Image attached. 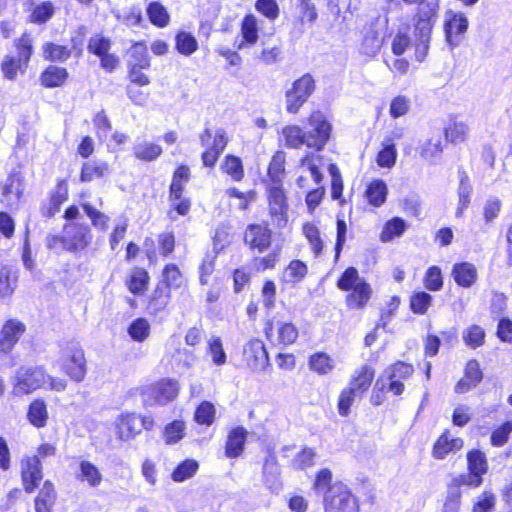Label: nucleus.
<instances>
[{
	"label": "nucleus",
	"instance_id": "obj_1",
	"mask_svg": "<svg viewBox=\"0 0 512 512\" xmlns=\"http://www.w3.org/2000/svg\"><path fill=\"white\" fill-rule=\"evenodd\" d=\"M61 370L73 381L82 382L87 365L84 351L79 343L69 342L61 350Z\"/></svg>",
	"mask_w": 512,
	"mask_h": 512
},
{
	"label": "nucleus",
	"instance_id": "obj_2",
	"mask_svg": "<svg viewBox=\"0 0 512 512\" xmlns=\"http://www.w3.org/2000/svg\"><path fill=\"white\" fill-rule=\"evenodd\" d=\"M46 385V372L38 366H21L12 378V394L23 396Z\"/></svg>",
	"mask_w": 512,
	"mask_h": 512
},
{
	"label": "nucleus",
	"instance_id": "obj_3",
	"mask_svg": "<svg viewBox=\"0 0 512 512\" xmlns=\"http://www.w3.org/2000/svg\"><path fill=\"white\" fill-rule=\"evenodd\" d=\"M325 512H359L356 497L343 483H335L324 495Z\"/></svg>",
	"mask_w": 512,
	"mask_h": 512
},
{
	"label": "nucleus",
	"instance_id": "obj_4",
	"mask_svg": "<svg viewBox=\"0 0 512 512\" xmlns=\"http://www.w3.org/2000/svg\"><path fill=\"white\" fill-rule=\"evenodd\" d=\"M92 239V231L87 223L72 221L63 226V248L69 252L83 251Z\"/></svg>",
	"mask_w": 512,
	"mask_h": 512
},
{
	"label": "nucleus",
	"instance_id": "obj_5",
	"mask_svg": "<svg viewBox=\"0 0 512 512\" xmlns=\"http://www.w3.org/2000/svg\"><path fill=\"white\" fill-rule=\"evenodd\" d=\"M314 91L315 80L310 74L295 80L285 94L287 112L296 114Z\"/></svg>",
	"mask_w": 512,
	"mask_h": 512
},
{
	"label": "nucleus",
	"instance_id": "obj_6",
	"mask_svg": "<svg viewBox=\"0 0 512 512\" xmlns=\"http://www.w3.org/2000/svg\"><path fill=\"white\" fill-rule=\"evenodd\" d=\"M324 165L323 157L316 153H307L299 165L300 175L297 185L302 189H310L312 185L318 186L323 180L320 168Z\"/></svg>",
	"mask_w": 512,
	"mask_h": 512
},
{
	"label": "nucleus",
	"instance_id": "obj_7",
	"mask_svg": "<svg viewBox=\"0 0 512 512\" xmlns=\"http://www.w3.org/2000/svg\"><path fill=\"white\" fill-rule=\"evenodd\" d=\"M331 132V125L319 112H313L308 119V128L304 131L306 136V146L320 151L326 145Z\"/></svg>",
	"mask_w": 512,
	"mask_h": 512
},
{
	"label": "nucleus",
	"instance_id": "obj_8",
	"mask_svg": "<svg viewBox=\"0 0 512 512\" xmlns=\"http://www.w3.org/2000/svg\"><path fill=\"white\" fill-rule=\"evenodd\" d=\"M179 392L177 382L172 380H161L149 386L144 392V401L147 405H166L173 401Z\"/></svg>",
	"mask_w": 512,
	"mask_h": 512
},
{
	"label": "nucleus",
	"instance_id": "obj_9",
	"mask_svg": "<svg viewBox=\"0 0 512 512\" xmlns=\"http://www.w3.org/2000/svg\"><path fill=\"white\" fill-rule=\"evenodd\" d=\"M268 200L271 217L278 227H284L288 221V203L281 184L269 187Z\"/></svg>",
	"mask_w": 512,
	"mask_h": 512
},
{
	"label": "nucleus",
	"instance_id": "obj_10",
	"mask_svg": "<svg viewBox=\"0 0 512 512\" xmlns=\"http://www.w3.org/2000/svg\"><path fill=\"white\" fill-rule=\"evenodd\" d=\"M413 372L414 369L412 365L397 362L386 368L380 377L384 378V381L388 384V391L398 396L404 391V384L401 380L409 378Z\"/></svg>",
	"mask_w": 512,
	"mask_h": 512
},
{
	"label": "nucleus",
	"instance_id": "obj_11",
	"mask_svg": "<svg viewBox=\"0 0 512 512\" xmlns=\"http://www.w3.org/2000/svg\"><path fill=\"white\" fill-rule=\"evenodd\" d=\"M243 359L253 371H262L269 364V357L263 342L251 339L243 348Z\"/></svg>",
	"mask_w": 512,
	"mask_h": 512
},
{
	"label": "nucleus",
	"instance_id": "obj_12",
	"mask_svg": "<svg viewBox=\"0 0 512 512\" xmlns=\"http://www.w3.org/2000/svg\"><path fill=\"white\" fill-rule=\"evenodd\" d=\"M21 478L24 489L30 493L43 478L42 465L38 456H27L21 460Z\"/></svg>",
	"mask_w": 512,
	"mask_h": 512
},
{
	"label": "nucleus",
	"instance_id": "obj_13",
	"mask_svg": "<svg viewBox=\"0 0 512 512\" xmlns=\"http://www.w3.org/2000/svg\"><path fill=\"white\" fill-rule=\"evenodd\" d=\"M25 330L24 323L18 320L10 319L6 321L0 330V354H9Z\"/></svg>",
	"mask_w": 512,
	"mask_h": 512
},
{
	"label": "nucleus",
	"instance_id": "obj_14",
	"mask_svg": "<svg viewBox=\"0 0 512 512\" xmlns=\"http://www.w3.org/2000/svg\"><path fill=\"white\" fill-rule=\"evenodd\" d=\"M444 28L447 42L451 46H457L460 43L461 35L468 29V19L463 13L448 11Z\"/></svg>",
	"mask_w": 512,
	"mask_h": 512
},
{
	"label": "nucleus",
	"instance_id": "obj_15",
	"mask_svg": "<svg viewBox=\"0 0 512 512\" xmlns=\"http://www.w3.org/2000/svg\"><path fill=\"white\" fill-rule=\"evenodd\" d=\"M244 241L251 249L264 252L271 244V230L262 224H250L244 233Z\"/></svg>",
	"mask_w": 512,
	"mask_h": 512
},
{
	"label": "nucleus",
	"instance_id": "obj_16",
	"mask_svg": "<svg viewBox=\"0 0 512 512\" xmlns=\"http://www.w3.org/2000/svg\"><path fill=\"white\" fill-rule=\"evenodd\" d=\"M23 7L24 11L29 13V22L33 24H45L55 13V6L50 1L25 0Z\"/></svg>",
	"mask_w": 512,
	"mask_h": 512
},
{
	"label": "nucleus",
	"instance_id": "obj_17",
	"mask_svg": "<svg viewBox=\"0 0 512 512\" xmlns=\"http://www.w3.org/2000/svg\"><path fill=\"white\" fill-rule=\"evenodd\" d=\"M115 430L119 439L129 441L141 433L140 416L135 413H124L115 421Z\"/></svg>",
	"mask_w": 512,
	"mask_h": 512
},
{
	"label": "nucleus",
	"instance_id": "obj_18",
	"mask_svg": "<svg viewBox=\"0 0 512 512\" xmlns=\"http://www.w3.org/2000/svg\"><path fill=\"white\" fill-rule=\"evenodd\" d=\"M464 441L459 437H452L448 431L444 432L435 442L432 449V456L442 460L450 452H457L462 449Z\"/></svg>",
	"mask_w": 512,
	"mask_h": 512
},
{
	"label": "nucleus",
	"instance_id": "obj_19",
	"mask_svg": "<svg viewBox=\"0 0 512 512\" xmlns=\"http://www.w3.org/2000/svg\"><path fill=\"white\" fill-rule=\"evenodd\" d=\"M24 191L22 178L19 174H11L8 176L2 190V201L7 206L17 205Z\"/></svg>",
	"mask_w": 512,
	"mask_h": 512
},
{
	"label": "nucleus",
	"instance_id": "obj_20",
	"mask_svg": "<svg viewBox=\"0 0 512 512\" xmlns=\"http://www.w3.org/2000/svg\"><path fill=\"white\" fill-rule=\"evenodd\" d=\"M374 376V368L369 365H363L354 371L348 386L360 394V396H363L371 386Z\"/></svg>",
	"mask_w": 512,
	"mask_h": 512
},
{
	"label": "nucleus",
	"instance_id": "obj_21",
	"mask_svg": "<svg viewBox=\"0 0 512 512\" xmlns=\"http://www.w3.org/2000/svg\"><path fill=\"white\" fill-rule=\"evenodd\" d=\"M452 277L459 286L469 288L477 281V269L469 262L458 263L453 266Z\"/></svg>",
	"mask_w": 512,
	"mask_h": 512
},
{
	"label": "nucleus",
	"instance_id": "obj_22",
	"mask_svg": "<svg viewBox=\"0 0 512 512\" xmlns=\"http://www.w3.org/2000/svg\"><path fill=\"white\" fill-rule=\"evenodd\" d=\"M247 431L243 427L232 429L226 441L225 455L228 458H236L240 456L244 450Z\"/></svg>",
	"mask_w": 512,
	"mask_h": 512
},
{
	"label": "nucleus",
	"instance_id": "obj_23",
	"mask_svg": "<svg viewBox=\"0 0 512 512\" xmlns=\"http://www.w3.org/2000/svg\"><path fill=\"white\" fill-rule=\"evenodd\" d=\"M308 366L317 375L324 376L333 372L335 360L325 352H316L309 357Z\"/></svg>",
	"mask_w": 512,
	"mask_h": 512
},
{
	"label": "nucleus",
	"instance_id": "obj_24",
	"mask_svg": "<svg viewBox=\"0 0 512 512\" xmlns=\"http://www.w3.org/2000/svg\"><path fill=\"white\" fill-rule=\"evenodd\" d=\"M372 294L370 285L364 281L352 289L346 296V304L351 309H361L369 301Z\"/></svg>",
	"mask_w": 512,
	"mask_h": 512
},
{
	"label": "nucleus",
	"instance_id": "obj_25",
	"mask_svg": "<svg viewBox=\"0 0 512 512\" xmlns=\"http://www.w3.org/2000/svg\"><path fill=\"white\" fill-rule=\"evenodd\" d=\"M279 475L280 469L277 458L273 452H269L263 464V477L270 489L277 490L279 488Z\"/></svg>",
	"mask_w": 512,
	"mask_h": 512
},
{
	"label": "nucleus",
	"instance_id": "obj_26",
	"mask_svg": "<svg viewBox=\"0 0 512 512\" xmlns=\"http://www.w3.org/2000/svg\"><path fill=\"white\" fill-rule=\"evenodd\" d=\"M56 500V492L51 481L44 482L38 496L35 499L36 512H52Z\"/></svg>",
	"mask_w": 512,
	"mask_h": 512
},
{
	"label": "nucleus",
	"instance_id": "obj_27",
	"mask_svg": "<svg viewBox=\"0 0 512 512\" xmlns=\"http://www.w3.org/2000/svg\"><path fill=\"white\" fill-rule=\"evenodd\" d=\"M67 78L66 68L50 65L42 72L40 81L44 87L53 88L63 85Z\"/></svg>",
	"mask_w": 512,
	"mask_h": 512
},
{
	"label": "nucleus",
	"instance_id": "obj_28",
	"mask_svg": "<svg viewBox=\"0 0 512 512\" xmlns=\"http://www.w3.org/2000/svg\"><path fill=\"white\" fill-rule=\"evenodd\" d=\"M171 298V291L162 284H158L150 296L148 302V310L151 314L156 315L163 311Z\"/></svg>",
	"mask_w": 512,
	"mask_h": 512
},
{
	"label": "nucleus",
	"instance_id": "obj_29",
	"mask_svg": "<svg viewBox=\"0 0 512 512\" xmlns=\"http://www.w3.org/2000/svg\"><path fill=\"white\" fill-rule=\"evenodd\" d=\"M407 229V224L404 219L394 217L388 220L380 233V241L383 243L390 242L395 238L401 237Z\"/></svg>",
	"mask_w": 512,
	"mask_h": 512
},
{
	"label": "nucleus",
	"instance_id": "obj_30",
	"mask_svg": "<svg viewBox=\"0 0 512 512\" xmlns=\"http://www.w3.org/2000/svg\"><path fill=\"white\" fill-rule=\"evenodd\" d=\"M27 418L31 425L36 428L46 426L48 420L47 406L43 400H34L28 408Z\"/></svg>",
	"mask_w": 512,
	"mask_h": 512
},
{
	"label": "nucleus",
	"instance_id": "obj_31",
	"mask_svg": "<svg viewBox=\"0 0 512 512\" xmlns=\"http://www.w3.org/2000/svg\"><path fill=\"white\" fill-rule=\"evenodd\" d=\"M308 273L307 265L300 260H292L282 274V281L295 285L301 282Z\"/></svg>",
	"mask_w": 512,
	"mask_h": 512
},
{
	"label": "nucleus",
	"instance_id": "obj_32",
	"mask_svg": "<svg viewBox=\"0 0 512 512\" xmlns=\"http://www.w3.org/2000/svg\"><path fill=\"white\" fill-rule=\"evenodd\" d=\"M110 167L104 161H91L84 163L81 170L80 179L83 182L92 181L94 178H101L108 174Z\"/></svg>",
	"mask_w": 512,
	"mask_h": 512
},
{
	"label": "nucleus",
	"instance_id": "obj_33",
	"mask_svg": "<svg viewBox=\"0 0 512 512\" xmlns=\"http://www.w3.org/2000/svg\"><path fill=\"white\" fill-rule=\"evenodd\" d=\"M387 192L388 189L385 182L383 180L376 179L369 183L365 194L371 205L379 207L386 201Z\"/></svg>",
	"mask_w": 512,
	"mask_h": 512
},
{
	"label": "nucleus",
	"instance_id": "obj_34",
	"mask_svg": "<svg viewBox=\"0 0 512 512\" xmlns=\"http://www.w3.org/2000/svg\"><path fill=\"white\" fill-rule=\"evenodd\" d=\"M43 57L51 62H64L71 56V50L65 46L54 42H46L42 46Z\"/></svg>",
	"mask_w": 512,
	"mask_h": 512
},
{
	"label": "nucleus",
	"instance_id": "obj_35",
	"mask_svg": "<svg viewBox=\"0 0 512 512\" xmlns=\"http://www.w3.org/2000/svg\"><path fill=\"white\" fill-rule=\"evenodd\" d=\"M129 67L148 68L150 65V58L148 55L147 47L142 43H135L128 51Z\"/></svg>",
	"mask_w": 512,
	"mask_h": 512
},
{
	"label": "nucleus",
	"instance_id": "obj_36",
	"mask_svg": "<svg viewBox=\"0 0 512 512\" xmlns=\"http://www.w3.org/2000/svg\"><path fill=\"white\" fill-rule=\"evenodd\" d=\"M189 179L190 169L188 166L181 165L175 170L169 189L173 199L180 198V195L183 193L184 186L189 181Z\"/></svg>",
	"mask_w": 512,
	"mask_h": 512
},
{
	"label": "nucleus",
	"instance_id": "obj_37",
	"mask_svg": "<svg viewBox=\"0 0 512 512\" xmlns=\"http://www.w3.org/2000/svg\"><path fill=\"white\" fill-rule=\"evenodd\" d=\"M175 48L184 56H190L198 49L196 38L189 32L180 31L175 37Z\"/></svg>",
	"mask_w": 512,
	"mask_h": 512
},
{
	"label": "nucleus",
	"instance_id": "obj_38",
	"mask_svg": "<svg viewBox=\"0 0 512 512\" xmlns=\"http://www.w3.org/2000/svg\"><path fill=\"white\" fill-rule=\"evenodd\" d=\"M282 136L285 145L289 148H300L306 146V136L304 131L297 125H287L282 129Z\"/></svg>",
	"mask_w": 512,
	"mask_h": 512
},
{
	"label": "nucleus",
	"instance_id": "obj_39",
	"mask_svg": "<svg viewBox=\"0 0 512 512\" xmlns=\"http://www.w3.org/2000/svg\"><path fill=\"white\" fill-rule=\"evenodd\" d=\"M149 275L143 268H135L129 280L127 281L128 289L133 294H142L147 289L149 283Z\"/></svg>",
	"mask_w": 512,
	"mask_h": 512
},
{
	"label": "nucleus",
	"instance_id": "obj_40",
	"mask_svg": "<svg viewBox=\"0 0 512 512\" xmlns=\"http://www.w3.org/2000/svg\"><path fill=\"white\" fill-rule=\"evenodd\" d=\"M134 156L143 161H153L162 154L160 145L151 142H141L133 147Z\"/></svg>",
	"mask_w": 512,
	"mask_h": 512
},
{
	"label": "nucleus",
	"instance_id": "obj_41",
	"mask_svg": "<svg viewBox=\"0 0 512 512\" xmlns=\"http://www.w3.org/2000/svg\"><path fill=\"white\" fill-rule=\"evenodd\" d=\"M382 148L377 154L376 162L379 167L392 168L397 159V150L395 144L390 140H383Z\"/></svg>",
	"mask_w": 512,
	"mask_h": 512
},
{
	"label": "nucleus",
	"instance_id": "obj_42",
	"mask_svg": "<svg viewBox=\"0 0 512 512\" xmlns=\"http://www.w3.org/2000/svg\"><path fill=\"white\" fill-rule=\"evenodd\" d=\"M468 470L472 473L483 476L488 471V462L484 452L471 450L467 454Z\"/></svg>",
	"mask_w": 512,
	"mask_h": 512
},
{
	"label": "nucleus",
	"instance_id": "obj_43",
	"mask_svg": "<svg viewBox=\"0 0 512 512\" xmlns=\"http://www.w3.org/2000/svg\"><path fill=\"white\" fill-rule=\"evenodd\" d=\"M147 15L151 23L158 27H166L170 20L167 9L160 2H151L147 7Z\"/></svg>",
	"mask_w": 512,
	"mask_h": 512
},
{
	"label": "nucleus",
	"instance_id": "obj_44",
	"mask_svg": "<svg viewBox=\"0 0 512 512\" xmlns=\"http://www.w3.org/2000/svg\"><path fill=\"white\" fill-rule=\"evenodd\" d=\"M221 169L234 181L239 182L244 178V168L239 157L227 155L221 165Z\"/></svg>",
	"mask_w": 512,
	"mask_h": 512
},
{
	"label": "nucleus",
	"instance_id": "obj_45",
	"mask_svg": "<svg viewBox=\"0 0 512 512\" xmlns=\"http://www.w3.org/2000/svg\"><path fill=\"white\" fill-rule=\"evenodd\" d=\"M79 480L87 482L90 486L96 487L102 481V474L99 469L89 461H82L80 463Z\"/></svg>",
	"mask_w": 512,
	"mask_h": 512
},
{
	"label": "nucleus",
	"instance_id": "obj_46",
	"mask_svg": "<svg viewBox=\"0 0 512 512\" xmlns=\"http://www.w3.org/2000/svg\"><path fill=\"white\" fill-rule=\"evenodd\" d=\"M485 336L484 329L479 325H470L462 334L465 345L472 349L482 346L485 341Z\"/></svg>",
	"mask_w": 512,
	"mask_h": 512
},
{
	"label": "nucleus",
	"instance_id": "obj_47",
	"mask_svg": "<svg viewBox=\"0 0 512 512\" xmlns=\"http://www.w3.org/2000/svg\"><path fill=\"white\" fill-rule=\"evenodd\" d=\"M469 132V127L462 121L451 122L445 128V137L453 144L462 143L465 141Z\"/></svg>",
	"mask_w": 512,
	"mask_h": 512
},
{
	"label": "nucleus",
	"instance_id": "obj_48",
	"mask_svg": "<svg viewBox=\"0 0 512 512\" xmlns=\"http://www.w3.org/2000/svg\"><path fill=\"white\" fill-rule=\"evenodd\" d=\"M443 151L440 137L431 138L425 141L419 150L420 156L429 162H435Z\"/></svg>",
	"mask_w": 512,
	"mask_h": 512
},
{
	"label": "nucleus",
	"instance_id": "obj_49",
	"mask_svg": "<svg viewBox=\"0 0 512 512\" xmlns=\"http://www.w3.org/2000/svg\"><path fill=\"white\" fill-rule=\"evenodd\" d=\"M302 231L306 239L308 240L311 250L315 256H319L323 250V241L320 237V232L317 226L313 223H305L302 227Z\"/></svg>",
	"mask_w": 512,
	"mask_h": 512
},
{
	"label": "nucleus",
	"instance_id": "obj_50",
	"mask_svg": "<svg viewBox=\"0 0 512 512\" xmlns=\"http://www.w3.org/2000/svg\"><path fill=\"white\" fill-rule=\"evenodd\" d=\"M276 330L277 343L284 346L294 343L298 337V330L292 323L279 321Z\"/></svg>",
	"mask_w": 512,
	"mask_h": 512
},
{
	"label": "nucleus",
	"instance_id": "obj_51",
	"mask_svg": "<svg viewBox=\"0 0 512 512\" xmlns=\"http://www.w3.org/2000/svg\"><path fill=\"white\" fill-rule=\"evenodd\" d=\"M365 280L359 276L356 268H347L337 281V287L342 291H351Z\"/></svg>",
	"mask_w": 512,
	"mask_h": 512
},
{
	"label": "nucleus",
	"instance_id": "obj_52",
	"mask_svg": "<svg viewBox=\"0 0 512 512\" xmlns=\"http://www.w3.org/2000/svg\"><path fill=\"white\" fill-rule=\"evenodd\" d=\"M382 45V40L374 31H369L364 36L361 46L360 53L368 58H373L377 55Z\"/></svg>",
	"mask_w": 512,
	"mask_h": 512
},
{
	"label": "nucleus",
	"instance_id": "obj_53",
	"mask_svg": "<svg viewBox=\"0 0 512 512\" xmlns=\"http://www.w3.org/2000/svg\"><path fill=\"white\" fill-rule=\"evenodd\" d=\"M285 155L282 152H277L268 167V175L272 181V185L281 184L282 177L285 171Z\"/></svg>",
	"mask_w": 512,
	"mask_h": 512
},
{
	"label": "nucleus",
	"instance_id": "obj_54",
	"mask_svg": "<svg viewBox=\"0 0 512 512\" xmlns=\"http://www.w3.org/2000/svg\"><path fill=\"white\" fill-rule=\"evenodd\" d=\"M185 434V424L183 421L174 420L167 424L163 430V438L166 444L172 445L179 442Z\"/></svg>",
	"mask_w": 512,
	"mask_h": 512
},
{
	"label": "nucleus",
	"instance_id": "obj_55",
	"mask_svg": "<svg viewBox=\"0 0 512 512\" xmlns=\"http://www.w3.org/2000/svg\"><path fill=\"white\" fill-rule=\"evenodd\" d=\"M162 277L163 282L161 284L167 287L169 291L171 288H179L183 282L182 274L175 264L166 265L162 272Z\"/></svg>",
	"mask_w": 512,
	"mask_h": 512
},
{
	"label": "nucleus",
	"instance_id": "obj_56",
	"mask_svg": "<svg viewBox=\"0 0 512 512\" xmlns=\"http://www.w3.org/2000/svg\"><path fill=\"white\" fill-rule=\"evenodd\" d=\"M212 137L211 131L209 129H205L204 132L200 135V142L203 147H206V150L202 154V161L204 166L213 167L219 156L220 152L209 148V141Z\"/></svg>",
	"mask_w": 512,
	"mask_h": 512
},
{
	"label": "nucleus",
	"instance_id": "obj_57",
	"mask_svg": "<svg viewBox=\"0 0 512 512\" xmlns=\"http://www.w3.org/2000/svg\"><path fill=\"white\" fill-rule=\"evenodd\" d=\"M257 19L254 15H247L242 21L241 33L244 41L253 45L258 40Z\"/></svg>",
	"mask_w": 512,
	"mask_h": 512
},
{
	"label": "nucleus",
	"instance_id": "obj_58",
	"mask_svg": "<svg viewBox=\"0 0 512 512\" xmlns=\"http://www.w3.org/2000/svg\"><path fill=\"white\" fill-rule=\"evenodd\" d=\"M298 18L302 25L312 24L317 19V11L312 0H299L297 3Z\"/></svg>",
	"mask_w": 512,
	"mask_h": 512
},
{
	"label": "nucleus",
	"instance_id": "obj_59",
	"mask_svg": "<svg viewBox=\"0 0 512 512\" xmlns=\"http://www.w3.org/2000/svg\"><path fill=\"white\" fill-rule=\"evenodd\" d=\"M86 215L90 218L92 225L102 232L108 229V223L110 218L103 212L97 210L89 203L82 205Z\"/></svg>",
	"mask_w": 512,
	"mask_h": 512
},
{
	"label": "nucleus",
	"instance_id": "obj_60",
	"mask_svg": "<svg viewBox=\"0 0 512 512\" xmlns=\"http://www.w3.org/2000/svg\"><path fill=\"white\" fill-rule=\"evenodd\" d=\"M26 68L27 66L21 60L13 56H5L1 64V71L9 80H14L18 71L23 72Z\"/></svg>",
	"mask_w": 512,
	"mask_h": 512
},
{
	"label": "nucleus",
	"instance_id": "obj_61",
	"mask_svg": "<svg viewBox=\"0 0 512 512\" xmlns=\"http://www.w3.org/2000/svg\"><path fill=\"white\" fill-rule=\"evenodd\" d=\"M128 333L133 340L142 342L150 334V324L145 318H137L129 326Z\"/></svg>",
	"mask_w": 512,
	"mask_h": 512
},
{
	"label": "nucleus",
	"instance_id": "obj_62",
	"mask_svg": "<svg viewBox=\"0 0 512 512\" xmlns=\"http://www.w3.org/2000/svg\"><path fill=\"white\" fill-rule=\"evenodd\" d=\"M208 350L215 365L222 366L226 363L227 357L220 337L212 336L209 339Z\"/></svg>",
	"mask_w": 512,
	"mask_h": 512
},
{
	"label": "nucleus",
	"instance_id": "obj_63",
	"mask_svg": "<svg viewBox=\"0 0 512 512\" xmlns=\"http://www.w3.org/2000/svg\"><path fill=\"white\" fill-rule=\"evenodd\" d=\"M432 296L426 292H416L410 298L411 310L416 314H425L431 306Z\"/></svg>",
	"mask_w": 512,
	"mask_h": 512
},
{
	"label": "nucleus",
	"instance_id": "obj_64",
	"mask_svg": "<svg viewBox=\"0 0 512 512\" xmlns=\"http://www.w3.org/2000/svg\"><path fill=\"white\" fill-rule=\"evenodd\" d=\"M496 497L491 491H484L475 500L473 512H492L495 508Z\"/></svg>",
	"mask_w": 512,
	"mask_h": 512
}]
</instances>
